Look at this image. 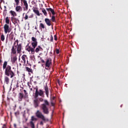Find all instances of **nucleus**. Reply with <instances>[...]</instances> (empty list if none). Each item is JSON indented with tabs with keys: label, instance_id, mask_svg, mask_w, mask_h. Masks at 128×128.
<instances>
[{
	"label": "nucleus",
	"instance_id": "44",
	"mask_svg": "<svg viewBox=\"0 0 128 128\" xmlns=\"http://www.w3.org/2000/svg\"><path fill=\"white\" fill-rule=\"evenodd\" d=\"M2 128H6V124H4Z\"/></svg>",
	"mask_w": 128,
	"mask_h": 128
},
{
	"label": "nucleus",
	"instance_id": "63",
	"mask_svg": "<svg viewBox=\"0 0 128 128\" xmlns=\"http://www.w3.org/2000/svg\"><path fill=\"white\" fill-rule=\"evenodd\" d=\"M26 120H28V119H26Z\"/></svg>",
	"mask_w": 128,
	"mask_h": 128
},
{
	"label": "nucleus",
	"instance_id": "1",
	"mask_svg": "<svg viewBox=\"0 0 128 128\" xmlns=\"http://www.w3.org/2000/svg\"><path fill=\"white\" fill-rule=\"evenodd\" d=\"M3 70H5L4 74L7 76H10V78H12L14 76H16V70L12 69V66L8 65V62L4 61L2 66Z\"/></svg>",
	"mask_w": 128,
	"mask_h": 128
},
{
	"label": "nucleus",
	"instance_id": "37",
	"mask_svg": "<svg viewBox=\"0 0 128 128\" xmlns=\"http://www.w3.org/2000/svg\"><path fill=\"white\" fill-rule=\"evenodd\" d=\"M50 42H54V37H52V35H51L50 36Z\"/></svg>",
	"mask_w": 128,
	"mask_h": 128
},
{
	"label": "nucleus",
	"instance_id": "59",
	"mask_svg": "<svg viewBox=\"0 0 128 128\" xmlns=\"http://www.w3.org/2000/svg\"><path fill=\"white\" fill-rule=\"evenodd\" d=\"M33 57L34 58V56H33Z\"/></svg>",
	"mask_w": 128,
	"mask_h": 128
},
{
	"label": "nucleus",
	"instance_id": "51",
	"mask_svg": "<svg viewBox=\"0 0 128 128\" xmlns=\"http://www.w3.org/2000/svg\"><path fill=\"white\" fill-rule=\"evenodd\" d=\"M35 30H38V28H36V27H35Z\"/></svg>",
	"mask_w": 128,
	"mask_h": 128
},
{
	"label": "nucleus",
	"instance_id": "54",
	"mask_svg": "<svg viewBox=\"0 0 128 128\" xmlns=\"http://www.w3.org/2000/svg\"><path fill=\"white\" fill-rule=\"evenodd\" d=\"M14 40H16V38H14Z\"/></svg>",
	"mask_w": 128,
	"mask_h": 128
},
{
	"label": "nucleus",
	"instance_id": "17",
	"mask_svg": "<svg viewBox=\"0 0 128 128\" xmlns=\"http://www.w3.org/2000/svg\"><path fill=\"white\" fill-rule=\"evenodd\" d=\"M44 22L48 26H52V23H50V20L48 18H46L44 19Z\"/></svg>",
	"mask_w": 128,
	"mask_h": 128
},
{
	"label": "nucleus",
	"instance_id": "34",
	"mask_svg": "<svg viewBox=\"0 0 128 128\" xmlns=\"http://www.w3.org/2000/svg\"><path fill=\"white\" fill-rule=\"evenodd\" d=\"M16 2V6H19L20 4V0H14Z\"/></svg>",
	"mask_w": 128,
	"mask_h": 128
},
{
	"label": "nucleus",
	"instance_id": "41",
	"mask_svg": "<svg viewBox=\"0 0 128 128\" xmlns=\"http://www.w3.org/2000/svg\"><path fill=\"white\" fill-rule=\"evenodd\" d=\"M54 39L56 40H58V36H56V34H55L54 36Z\"/></svg>",
	"mask_w": 128,
	"mask_h": 128
},
{
	"label": "nucleus",
	"instance_id": "33",
	"mask_svg": "<svg viewBox=\"0 0 128 128\" xmlns=\"http://www.w3.org/2000/svg\"><path fill=\"white\" fill-rule=\"evenodd\" d=\"M51 20L52 22H56V16H54V15L52 16Z\"/></svg>",
	"mask_w": 128,
	"mask_h": 128
},
{
	"label": "nucleus",
	"instance_id": "14",
	"mask_svg": "<svg viewBox=\"0 0 128 128\" xmlns=\"http://www.w3.org/2000/svg\"><path fill=\"white\" fill-rule=\"evenodd\" d=\"M42 50H44V49L42 48V46H37L36 48H35V52L37 54L40 52H42Z\"/></svg>",
	"mask_w": 128,
	"mask_h": 128
},
{
	"label": "nucleus",
	"instance_id": "57",
	"mask_svg": "<svg viewBox=\"0 0 128 128\" xmlns=\"http://www.w3.org/2000/svg\"><path fill=\"white\" fill-rule=\"evenodd\" d=\"M52 28H54V26H52Z\"/></svg>",
	"mask_w": 128,
	"mask_h": 128
},
{
	"label": "nucleus",
	"instance_id": "2",
	"mask_svg": "<svg viewBox=\"0 0 128 128\" xmlns=\"http://www.w3.org/2000/svg\"><path fill=\"white\" fill-rule=\"evenodd\" d=\"M22 44H18V40H15L11 49V54H16V52L18 54L22 52Z\"/></svg>",
	"mask_w": 128,
	"mask_h": 128
},
{
	"label": "nucleus",
	"instance_id": "39",
	"mask_svg": "<svg viewBox=\"0 0 128 128\" xmlns=\"http://www.w3.org/2000/svg\"><path fill=\"white\" fill-rule=\"evenodd\" d=\"M29 18H34V14H32L29 16H28Z\"/></svg>",
	"mask_w": 128,
	"mask_h": 128
},
{
	"label": "nucleus",
	"instance_id": "30",
	"mask_svg": "<svg viewBox=\"0 0 128 128\" xmlns=\"http://www.w3.org/2000/svg\"><path fill=\"white\" fill-rule=\"evenodd\" d=\"M5 20H6V24H10V19L8 18V17L7 16L6 17V19H5Z\"/></svg>",
	"mask_w": 128,
	"mask_h": 128
},
{
	"label": "nucleus",
	"instance_id": "60",
	"mask_svg": "<svg viewBox=\"0 0 128 128\" xmlns=\"http://www.w3.org/2000/svg\"><path fill=\"white\" fill-rule=\"evenodd\" d=\"M66 86H68V84H66Z\"/></svg>",
	"mask_w": 128,
	"mask_h": 128
},
{
	"label": "nucleus",
	"instance_id": "38",
	"mask_svg": "<svg viewBox=\"0 0 128 128\" xmlns=\"http://www.w3.org/2000/svg\"><path fill=\"white\" fill-rule=\"evenodd\" d=\"M10 36H11V40H14V34H12V32H11Z\"/></svg>",
	"mask_w": 128,
	"mask_h": 128
},
{
	"label": "nucleus",
	"instance_id": "28",
	"mask_svg": "<svg viewBox=\"0 0 128 128\" xmlns=\"http://www.w3.org/2000/svg\"><path fill=\"white\" fill-rule=\"evenodd\" d=\"M42 12H43L44 16H48V12H46V9L43 8L42 9Z\"/></svg>",
	"mask_w": 128,
	"mask_h": 128
},
{
	"label": "nucleus",
	"instance_id": "5",
	"mask_svg": "<svg viewBox=\"0 0 128 128\" xmlns=\"http://www.w3.org/2000/svg\"><path fill=\"white\" fill-rule=\"evenodd\" d=\"M24 93H22V92L19 93V96H18L19 102H22V98H28V96L26 90H24Z\"/></svg>",
	"mask_w": 128,
	"mask_h": 128
},
{
	"label": "nucleus",
	"instance_id": "8",
	"mask_svg": "<svg viewBox=\"0 0 128 128\" xmlns=\"http://www.w3.org/2000/svg\"><path fill=\"white\" fill-rule=\"evenodd\" d=\"M36 120H38V118H36L34 116H32L31 120L30 122V124L31 128H36L34 122H36Z\"/></svg>",
	"mask_w": 128,
	"mask_h": 128
},
{
	"label": "nucleus",
	"instance_id": "43",
	"mask_svg": "<svg viewBox=\"0 0 128 128\" xmlns=\"http://www.w3.org/2000/svg\"><path fill=\"white\" fill-rule=\"evenodd\" d=\"M39 100H40V102H44V98H39Z\"/></svg>",
	"mask_w": 128,
	"mask_h": 128
},
{
	"label": "nucleus",
	"instance_id": "42",
	"mask_svg": "<svg viewBox=\"0 0 128 128\" xmlns=\"http://www.w3.org/2000/svg\"><path fill=\"white\" fill-rule=\"evenodd\" d=\"M56 54H60V50L58 49L56 50Z\"/></svg>",
	"mask_w": 128,
	"mask_h": 128
},
{
	"label": "nucleus",
	"instance_id": "58",
	"mask_svg": "<svg viewBox=\"0 0 128 128\" xmlns=\"http://www.w3.org/2000/svg\"><path fill=\"white\" fill-rule=\"evenodd\" d=\"M40 22H42V21H40Z\"/></svg>",
	"mask_w": 128,
	"mask_h": 128
},
{
	"label": "nucleus",
	"instance_id": "24",
	"mask_svg": "<svg viewBox=\"0 0 128 128\" xmlns=\"http://www.w3.org/2000/svg\"><path fill=\"white\" fill-rule=\"evenodd\" d=\"M18 88H20V86H18V82H15L14 84L13 90H16Z\"/></svg>",
	"mask_w": 128,
	"mask_h": 128
},
{
	"label": "nucleus",
	"instance_id": "26",
	"mask_svg": "<svg viewBox=\"0 0 128 128\" xmlns=\"http://www.w3.org/2000/svg\"><path fill=\"white\" fill-rule=\"evenodd\" d=\"M32 46L33 48H36L38 46V42H32Z\"/></svg>",
	"mask_w": 128,
	"mask_h": 128
},
{
	"label": "nucleus",
	"instance_id": "61",
	"mask_svg": "<svg viewBox=\"0 0 128 128\" xmlns=\"http://www.w3.org/2000/svg\"><path fill=\"white\" fill-rule=\"evenodd\" d=\"M66 86H68V84H66Z\"/></svg>",
	"mask_w": 128,
	"mask_h": 128
},
{
	"label": "nucleus",
	"instance_id": "22",
	"mask_svg": "<svg viewBox=\"0 0 128 128\" xmlns=\"http://www.w3.org/2000/svg\"><path fill=\"white\" fill-rule=\"evenodd\" d=\"M29 44H28L26 46V50H27V52H30V50H32V48L30 46H29Z\"/></svg>",
	"mask_w": 128,
	"mask_h": 128
},
{
	"label": "nucleus",
	"instance_id": "15",
	"mask_svg": "<svg viewBox=\"0 0 128 128\" xmlns=\"http://www.w3.org/2000/svg\"><path fill=\"white\" fill-rule=\"evenodd\" d=\"M16 7L15 8L16 11L17 12H20L22 10V6H19V5H16Z\"/></svg>",
	"mask_w": 128,
	"mask_h": 128
},
{
	"label": "nucleus",
	"instance_id": "50",
	"mask_svg": "<svg viewBox=\"0 0 128 128\" xmlns=\"http://www.w3.org/2000/svg\"><path fill=\"white\" fill-rule=\"evenodd\" d=\"M27 64H28V60H27V62H26Z\"/></svg>",
	"mask_w": 128,
	"mask_h": 128
},
{
	"label": "nucleus",
	"instance_id": "12",
	"mask_svg": "<svg viewBox=\"0 0 128 128\" xmlns=\"http://www.w3.org/2000/svg\"><path fill=\"white\" fill-rule=\"evenodd\" d=\"M17 61H18V57L16 56V54L11 57L10 62H12V64H14Z\"/></svg>",
	"mask_w": 128,
	"mask_h": 128
},
{
	"label": "nucleus",
	"instance_id": "18",
	"mask_svg": "<svg viewBox=\"0 0 128 128\" xmlns=\"http://www.w3.org/2000/svg\"><path fill=\"white\" fill-rule=\"evenodd\" d=\"M44 90L46 92V94L48 98V85H46L44 87Z\"/></svg>",
	"mask_w": 128,
	"mask_h": 128
},
{
	"label": "nucleus",
	"instance_id": "49",
	"mask_svg": "<svg viewBox=\"0 0 128 128\" xmlns=\"http://www.w3.org/2000/svg\"><path fill=\"white\" fill-rule=\"evenodd\" d=\"M27 84H28V86H29V88H30V82H28V83H27Z\"/></svg>",
	"mask_w": 128,
	"mask_h": 128
},
{
	"label": "nucleus",
	"instance_id": "27",
	"mask_svg": "<svg viewBox=\"0 0 128 128\" xmlns=\"http://www.w3.org/2000/svg\"><path fill=\"white\" fill-rule=\"evenodd\" d=\"M25 68H26V71L28 72H31V74H32V69L26 66Z\"/></svg>",
	"mask_w": 128,
	"mask_h": 128
},
{
	"label": "nucleus",
	"instance_id": "29",
	"mask_svg": "<svg viewBox=\"0 0 128 128\" xmlns=\"http://www.w3.org/2000/svg\"><path fill=\"white\" fill-rule=\"evenodd\" d=\"M4 10L3 14L4 16H6V14H7L6 12H8V10H6V6H4Z\"/></svg>",
	"mask_w": 128,
	"mask_h": 128
},
{
	"label": "nucleus",
	"instance_id": "6",
	"mask_svg": "<svg viewBox=\"0 0 128 128\" xmlns=\"http://www.w3.org/2000/svg\"><path fill=\"white\" fill-rule=\"evenodd\" d=\"M20 6L23 8L24 11L28 10V4L26 0H20Z\"/></svg>",
	"mask_w": 128,
	"mask_h": 128
},
{
	"label": "nucleus",
	"instance_id": "20",
	"mask_svg": "<svg viewBox=\"0 0 128 128\" xmlns=\"http://www.w3.org/2000/svg\"><path fill=\"white\" fill-rule=\"evenodd\" d=\"M10 14L11 16H12V18H14V16H18L16 12L12 10H10Z\"/></svg>",
	"mask_w": 128,
	"mask_h": 128
},
{
	"label": "nucleus",
	"instance_id": "52",
	"mask_svg": "<svg viewBox=\"0 0 128 128\" xmlns=\"http://www.w3.org/2000/svg\"><path fill=\"white\" fill-rule=\"evenodd\" d=\"M54 98H56L55 97H53V100H54Z\"/></svg>",
	"mask_w": 128,
	"mask_h": 128
},
{
	"label": "nucleus",
	"instance_id": "31",
	"mask_svg": "<svg viewBox=\"0 0 128 128\" xmlns=\"http://www.w3.org/2000/svg\"><path fill=\"white\" fill-rule=\"evenodd\" d=\"M36 48H32L30 52H31L32 54H34L36 53Z\"/></svg>",
	"mask_w": 128,
	"mask_h": 128
},
{
	"label": "nucleus",
	"instance_id": "35",
	"mask_svg": "<svg viewBox=\"0 0 128 128\" xmlns=\"http://www.w3.org/2000/svg\"><path fill=\"white\" fill-rule=\"evenodd\" d=\"M32 42H38V41L36 40V39L34 37L32 38Z\"/></svg>",
	"mask_w": 128,
	"mask_h": 128
},
{
	"label": "nucleus",
	"instance_id": "56",
	"mask_svg": "<svg viewBox=\"0 0 128 128\" xmlns=\"http://www.w3.org/2000/svg\"><path fill=\"white\" fill-rule=\"evenodd\" d=\"M52 106H54V104L52 103Z\"/></svg>",
	"mask_w": 128,
	"mask_h": 128
},
{
	"label": "nucleus",
	"instance_id": "16",
	"mask_svg": "<svg viewBox=\"0 0 128 128\" xmlns=\"http://www.w3.org/2000/svg\"><path fill=\"white\" fill-rule=\"evenodd\" d=\"M18 19L14 17H11V21L12 22V24H18Z\"/></svg>",
	"mask_w": 128,
	"mask_h": 128
},
{
	"label": "nucleus",
	"instance_id": "4",
	"mask_svg": "<svg viewBox=\"0 0 128 128\" xmlns=\"http://www.w3.org/2000/svg\"><path fill=\"white\" fill-rule=\"evenodd\" d=\"M44 104H41V108L44 114H50V112L48 111L50 103L48 100H44Z\"/></svg>",
	"mask_w": 128,
	"mask_h": 128
},
{
	"label": "nucleus",
	"instance_id": "9",
	"mask_svg": "<svg viewBox=\"0 0 128 128\" xmlns=\"http://www.w3.org/2000/svg\"><path fill=\"white\" fill-rule=\"evenodd\" d=\"M52 59L50 58H47L46 62V64H45V66H46V70H48V68H50V66H52Z\"/></svg>",
	"mask_w": 128,
	"mask_h": 128
},
{
	"label": "nucleus",
	"instance_id": "62",
	"mask_svg": "<svg viewBox=\"0 0 128 128\" xmlns=\"http://www.w3.org/2000/svg\"><path fill=\"white\" fill-rule=\"evenodd\" d=\"M20 60V58H19V60Z\"/></svg>",
	"mask_w": 128,
	"mask_h": 128
},
{
	"label": "nucleus",
	"instance_id": "46",
	"mask_svg": "<svg viewBox=\"0 0 128 128\" xmlns=\"http://www.w3.org/2000/svg\"><path fill=\"white\" fill-rule=\"evenodd\" d=\"M23 128H28V126H23Z\"/></svg>",
	"mask_w": 128,
	"mask_h": 128
},
{
	"label": "nucleus",
	"instance_id": "13",
	"mask_svg": "<svg viewBox=\"0 0 128 128\" xmlns=\"http://www.w3.org/2000/svg\"><path fill=\"white\" fill-rule=\"evenodd\" d=\"M40 105V102H38V98H35V99L34 100V108H38Z\"/></svg>",
	"mask_w": 128,
	"mask_h": 128
},
{
	"label": "nucleus",
	"instance_id": "23",
	"mask_svg": "<svg viewBox=\"0 0 128 128\" xmlns=\"http://www.w3.org/2000/svg\"><path fill=\"white\" fill-rule=\"evenodd\" d=\"M4 80V82H6V84H10V78L8 77L5 76Z\"/></svg>",
	"mask_w": 128,
	"mask_h": 128
},
{
	"label": "nucleus",
	"instance_id": "48",
	"mask_svg": "<svg viewBox=\"0 0 128 128\" xmlns=\"http://www.w3.org/2000/svg\"><path fill=\"white\" fill-rule=\"evenodd\" d=\"M14 127L15 128H16V124H14Z\"/></svg>",
	"mask_w": 128,
	"mask_h": 128
},
{
	"label": "nucleus",
	"instance_id": "55",
	"mask_svg": "<svg viewBox=\"0 0 128 128\" xmlns=\"http://www.w3.org/2000/svg\"><path fill=\"white\" fill-rule=\"evenodd\" d=\"M12 70H14V68H12Z\"/></svg>",
	"mask_w": 128,
	"mask_h": 128
},
{
	"label": "nucleus",
	"instance_id": "25",
	"mask_svg": "<svg viewBox=\"0 0 128 128\" xmlns=\"http://www.w3.org/2000/svg\"><path fill=\"white\" fill-rule=\"evenodd\" d=\"M39 28L40 30H44L46 28V26L42 23H40L39 26Z\"/></svg>",
	"mask_w": 128,
	"mask_h": 128
},
{
	"label": "nucleus",
	"instance_id": "21",
	"mask_svg": "<svg viewBox=\"0 0 128 128\" xmlns=\"http://www.w3.org/2000/svg\"><path fill=\"white\" fill-rule=\"evenodd\" d=\"M22 60H23L24 62V64H26V58H28V57L26 56V54H24L22 56V58H21Z\"/></svg>",
	"mask_w": 128,
	"mask_h": 128
},
{
	"label": "nucleus",
	"instance_id": "3",
	"mask_svg": "<svg viewBox=\"0 0 128 128\" xmlns=\"http://www.w3.org/2000/svg\"><path fill=\"white\" fill-rule=\"evenodd\" d=\"M35 114L38 118L42 119V120L40 122V125L42 126H44V124H46V122H48V119L46 118L42 114V113L40 112V110H38Z\"/></svg>",
	"mask_w": 128,
	"mask_h": 128
},
{
	"label": "nucleus",
	"instance_id": "36",
	"mask_svg": "<svg viewBox=\"0 0 128 128\" xmlns=\"http://www.w3.org/2000/svg\"><path fill=\"white\" fill-rule=\"evenodd\" d=\"M14 114H15L16 116H18V114H20V111L18 110L17 112H15Z\"/></svg>",
	"mask_w": 128,
	"mask_h": 128
},
{
	"label": "nucleus",
	"instance_id": "10",
	"mask_svg": "<svg viewBox=\"0 0 128 128\" xmlns=\"http://www.w3.org/2000/svg\"><path fill=\"white\" fill-rule=\"evenodd\" d=\"M4 28L5 34H8V32L9 34V32H12V28H10V26L8 24H5L4 25Z\"/></svg>",
	"mask_w": 128,
	"mask_h": 128
},
{
	"label": "nucleus",
	"instance_id": "11",
	"mask_svg": "<svg viewBox=\"0 0 128 128\" xmlns=\"http://www.w3.org/2000/svg\"><path fill=\"white\" fill-rule=\"evenodd\" d=\"M46 10L48 12L50 16H52H52H54V14H56V12H54V9L52 8H46Z\"/></svg>",
	"mask_w": 128,
	"mask_h": 128
},
{
	"label": "nucleus",
	"instance_id": "47",
	"mask_svg": "<svg viewBox=\"0 0 128 128\" xmlns=\"http://www.w3.org/2000/svg\"><path fill=\"white\" fill-rule=\"evenodd\" d=\"M2 60H1L0 59V66L1 64H2Z\"/></svg>",
	"mask_w": 128,
	"mask_h": 128
},
{
	"label": "nucleus",
	"instance_id": "45",
	"mask_svg": "<svg viewBox=\"0 0 128 128\" xmlns=\"http://www.w3.org/2000/svg\"><path fill=\"white\" fill-rule=\"evenodd\" d=\"M41 62H42L43 64H44V60H41Z\"/></svg>",
	"mask_w": 128,
	"mask_h": 128
},
{
	"label": "nucleus",
	"instance_id": "40",
	"mask_svg": "<svg viewBox=\"0 0 128 128\" xmlns=\"http://www.w3.org/2000/svg\"><path fill=\"white\" fill-rule=\"evenodd\" d=\"M24 18L25 20H28V14H26Z\"/></svg>",
	"mask_w": 128,
	"mask_h": 128
},
{
	"label": "nucleus",
	"instance_id": "7",
	"mask_svg": "<svg viewBox=\"0 0 128 128\" xmlns=\"http://www.w3.org/2000/svg\"><path fill=\"white\" fill-rule=\"evenodd\" d=\"M38 96H42V98L44 96V91H42V90H38V89L36 88V92L34 94L35 98H38Z\"/></svg>",
	"mask_w": 128,
	"mask_h": 128
},
{
	"label": "nucleus",
	"instance_id": "32",
	"mask_svg": "<svg viewBox=\"0 0 128 128\" xmlns=\"http://www.w3.org/2000/svg\"><path fill=\"white\" fill-rule=\"evenodd\" d=\"M0 40L2 42H4V34H2L0 36Z\"/></svg>",
	"mask_w": 128,
	"mask_h": 128
},
{
	"label": "nucleus",
	"instance_id": "53",
	"mask_svg": "<svg viewBox=\"0 0 128 128\" xmlns=\"http://www.w3.org/2000/svg\"><path fill=\"white\" fill-rule=\"evenodd\" d=\"M48 40H50V38H48Z\"/></svg>",
	"mask_w": 128,
	"mask_h": 128
},
{
	"label": "nucleus",
	"instance_id": "19",
	"mask_svg": "<svg viewBox=\"0 0 128 128\" xmlns=\"http://www.w3.org/2000/svg\"><path fill=\"white\" fill-rule=\"evenodd\" d=\"M33 12L36 14V16H40V14H42L40 13V11H38L36 8H34L33 10Z\"/></svg>",
	"mask_w": 128,
	"mask_h": 128
}]
</instances>
